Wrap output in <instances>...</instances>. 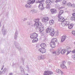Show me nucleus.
Segmentation results:
<instances>
[{
  "mask_svg": "<svg viewBox=\"0 0 75 75\" xmlns=\"http://www.w3.org/2000/svg\"><path fill=\"white\" fill-rule=\"evenodd\" d=\"M59 53H60V52L59 51L57 52L56 51H54L52 52V54L54 56H56V55H59Z\"/></svg>",
  "mask_w": 75,
  "mask_h": 75,
  "instance_id": "14",
  "label": "nucleus"
},
{
  "mask_svg": "<svg viewBox=\"0 0 75 75\" xmlns=\"http://www.w3.org/2000/svg\"><path fill=\"white\" fill-rule=\"evenodd\" d=\"M50 23L51 25H52L53 24H54V20H51L50 21Z\"/></svg>",
  "mask_w": 75,
  "mask_h": 75,
  "instance_id": "29",
  "label": "nucleus"
},
{
  "mask_svg": "<svg viewBox=\"0 0 75 75\" xmlns=\"http://www.w3.org/2000/svg\"><path fill=\"white\" fill-rule=\"evenodd\" d=\"M3 74V71H0V75H1V74Z\"/></svg>",
  "mask_w": 75,
  "mask_h": 75,
  "instance_id": "44",
  "label": "nucleus"
},
{
  "mask_svg": "<svg viewBox=\"0 0 75 75\" xmlns=\"http://www.w3.org/2000/svg\"><path fill=\"white\" fill-rule=\"evenodd\" d=\"M62 4L64 5H65V4H67V1L65 0H64L63 2H62Z\"/></svg>",
  "mask_w": 75,
  "mask_h": 75,
  "instance_id": "36",
  "label": "nucleus"
},
{
  "mask_svg": "<svg viewBox=\"0 0 75 75\" xmlns=\"http://www.w3.org/2000/svg\"><path fill=\"white\" fill-rule=\"evenodd\" d=\"M24 21H25V20H27V18H24Z\"/></svg>",
  "mask_w": 75,
  "mask_h": 75,
  "instance_id": "51",
  "label": "nucleus"
},
{
  "mask_svg": "<svg viewBox=\"0 0 75 75\" xmlns=\"http://www.w3.org/2000/svg\"><path fill=\"white\" fill-rule=\"evenodd\" d=\"M66 49L67 50V55H68L71 52V47H68L67 46L66 47Z\"/></svg>",
  "mask_w": 75,
  "mask_h": 75,
  "instance_id": "15",
  "label": "nucleus"
},
{
  "mask_svg": "<svg viewBox=\"0 0 75 75\" xmlns=\"http://www.w3.org/2000/svg\"><path fill=\"white\" fill-rule=\"evenodd\" d=\"M38 38H36L32 40V42H36L38 41Z\"/></svg>",
  "mask_w": 75,
  "mask_h": 75,
  "instance_id": "26",
  "label": "nucleus"
},
{
  "mask_svg": "<svg viewBox=\"0 0 75 75\" xmlns=\"http://www.w3.org/2000/svg\"><path fill=\"white\" fill-rule=\"evenodd\" d=\"M56 7H59V5L58 4H56L55 5Z\"/></svg>",
  "mask_w": 75,
  "mask_h": 75,
  "instance_id": "41",
  "label": "nucleus"
},
{
  "mask_svg": "<svg viewBox=\"0 0 75 75\" xmlns=\"http://www.w3.org/2000/svg\"><path fill=\"white\" fill-rule=\"evenodd\" d=\"M48 20H49V18L48 17H45L43 18L42 21L43 23H44V22L45 23L47 22V21H48Z\"/></svg>",
  "mask_w": 75,
  "mask_h": 75,
  "instance_id": "16",
  "label": "nucleus"
},
{
  "mask_svg": "<svg viewBox=\"0 0 75 75\" xmlns=\"http://www.w3.org/2000/svg\"><path fill=\"white\" fill-rule=\"evenodd\" d=\"M26 75H28V74H26Z\"/></svg>",
  "mask_w": 75,
  "mask_h": 75,
  "instance_id": "53",
  "label": "nucleus"
},
{
  "mask_svg": "<svg viewBox=\"0 0 75 75\" xmlns=\"http://www.w3.org/2000/svg\"><path fill=\"white\" fill-rule=\"evenodd\" d=\"M63 0H56L55 1L56 3H58V2H61Z\"/></svg>",
  "mask_w": 75,
  "mask_h": 75,
  "instance_id": "37",
  "label": "nucleus"
},
{
  "mask_svg": "<svg viewBox=\"0 0 75 75\" xmlns=\"http://www.w3.org/2000/svg\"><path fill=\"white\" fill-rule=\"evenodd\" d=\"M56 35H58V32H57Z\"/></svg>",
  "mask_w": 75,
  "mask_h": 75,
  "instance_id": "49",
  "label": "nucleus"
},
{
  "mask_svg": "<svg viewBox=\"0 0 75 75\" xmlns=\"http://www.w3.org/2000/svg\"><path fill=\"white\" fill-rule=\"evenodd\" d=\"M67 37V36L65 35H63L62 37H61V42H64L65 39H66V38Z\"/></svg>",
  "mask_w": 75,
  "mask_h": 75,
  "instance_id": "17",
  "label": "nucleus"
},
{
  "mask_svg": "<svg viewBox=\"0 0 75 75\" xmlns=\"http://www.w3.org/2000/svg\"><path fill=\"white\" fill-rule=\"evenodd\" d=\"M44 75H49L48 71H45L44 73Z\"/></svg>",
  "mask_w": 75,
  "mask_h": 75,
  "instance_id": "33",
  "label": "nucleus"
},
{
  "mask_svg": "<svg viewBox=\"0 0 75 75\" xmlns=\"http://www.w3.org/2000/svg\"><path fill=\"white\" fill-rule=\"evenodd\" d=\"M47 33H49L50 35L51 36H54L55 32H54V29H51V27H48L46 30Z\"/></svg>",
  "mask_w": 75,
  "mask_h": 75,
  "instance_id": "3",
  "label": "nucleus"
},
{
  "mask_svg": "<svg viewBox=\"0 0 75 75\" xmlns=\"http://www.w3.org/2000/svg\"><path fill=\"white\" fill-rule=\"evenodd\" d=\"M50 45L51 47H52V48H55V42H50Z\"/></svg>",
  "mask_w": 75,
  "mask_h": 75,
  "instance_id": "13",
  "label": "nucleus"
},
{
  "mask_svg": "<svg viewBox=\"0 0 75 75\" xmlns=\"http://www.w3.org/2000/svg\"><path fill=\"white\" fill-rule=\"evenodd\" d=\"M43 2H44V0H37L36 2L37 3H43Z\"/></svg>",
  "mask_w": 75,
  "mask_h": 75,
  "instance_id": "24",
  "label": "nucleus"
},
{
  "mask_svg": "<svg viewBox=\"0 0 75 75\" xmlns=\"http://www.w3.org/2000/svg\"><path fill=\"white\" fill-rule=\"evenodd\" d=\"M13 44L15 45L17 49H18V50H21V47H20V46H19L20 45L19 43L17 42L16 41H14Z\"/></svg>",
  "mask_w": 75,
  "mask_h": 75,
  "instance_id": "6",
  "label": "nucleus"
},
{
  "mask_svg": "<svg viewBox=\"0 0 75 75\" xmlns=\"http://www.w3.org/2000/svg\"><path fill=\"white\" fill-rule=\"evenodd\" d=\"M72 34L75 36V31L73 30L72 31Z\"/></svg>",
  "mask_w": 75,
  "mask_h": 75,
  "instance_id": "40",
  "label": "nucleus"
},
{
  "mask_svg": "<svg viewBox=\"0 0 75 75\" xmlns=\"http://www.w3.org/2000/svg\"><path fill=\"white\" fill-rule=\"evenodd\" d=\"M35 1V0H29L28 1V2H29L30 4H34Z\"/></svg>",
  "mask_w": 75,
  "mask_h": 75,
  "instance_id": "20",
  "label": "nucleus"
},
{
  "mask_svg": "<svg viewBox=\"0 0 75 75\" xmlns=\"http://www.w3.org/2000/svg\"><path fill=\"white\" fill-rule=\"evenodd\" d=\"M39 21H40V19H36L34 20V22H35L34 24L33 23V22L30 21L27 22V24L30 27H33V26H34L35 29L37 30L38 29V26L39 25H42V23L39 22Z\"/></svg>",
  "mask_w": 75,
  "mask_h": 75,
  "instance_id": "1",
  "label": "nucleus"
},
{
  "mask_svg": "<svg viewBox=\"0 0 75 75\" xmlns=\"http://www.w3.org/2000/svg\"><path fill=\"white\" fill-rule=\"evenodd\" d=\"M58 17L59 18V21L60 22H63L64 21V18L62 16H58Z\"/></svg>",
  "mask_w": 75,
  "mask_h": 75,
  "instance_id": "10",
  "label": "nucleus"
},
{
  "mask_svg": "<svg viewBox=\"0 0 75 75\" xmlns=\"http://www.w3.org/2000/svg\"><path fill=\"white\" fill-rule=\"evenodd\" d=\"M7 71V68H5L4 69L3 71V74H4L6 72V71Z\"/></svg>",
  "mask_w": 75,
  "mask_h": 75,
  "instance_id": "35",
  "label": "nucleus"
},
{
  "mask_svg": "<svg viewBox=\"0 0 75 75\" xmlns=\"http://www.w3.org/2000/svg\"><path fill=\"white\" fill-rule=\"evenodd\" d=\"M22 61H24V60L23 59H22Z\"/></svg>",
  "mask_w": 75,
  "mask_h": 75,
  "instance_id": "52",
  "label": "nucleus"
},
{
  "mask_svg": "<svg viewBox=\"0 0 75 75\" xmlns=\"http://www.w3.org/2000/svg\"><path fill=\"white\" fill-rule=\"evenodd\" d=\"M36 47L37 48H39V46L38 45H37L36 46Z\"/></svg>",
  "mask_w": 75,
  "mask_h": 75,
  "instance_id": "48",
  "label": "nucleus"
},
{
  "mask_svg": "<svg viewBox=\"0 0 75 75\" xmlns=\"http://www.w3.org/2000/svg\"><path fill=\"white\" fill-rule=\"evenodd\" d=\"M52 14H55L57 13V10L55 9H52L51 10Z\"/></svg>",
  "mask_w": 75,
  "mask_h": 75,
  "instance_id": "21",
  "label": "nucleus"
},
{
  "mask_svg": "<svg viewBox=\"0 0 75 75\" xmlns=\"http://www.w3.org/2000/svg\"><path fill=\"white\" fill-rule=\"evenodd\" d=\"M71 20L72 21L73 20H75V16H73L72 17H71Z\"/></svg>",
  "mask_w": 75,
  "mask_h": 75,
  "instance_id": "34",
  "label": "nucleus"
},
{
  "mask_svg": "<svg viewBox=\"0 0 75 75\" xmlns=\"http://www.w3.org/2000/svg\"><path fill=\"white\" fill-rule=\"evenodd\" d=\"M66 64L65 62H62L61 64V67L62 69H67V67L65 65Z\"/></svg>",
  "mask_w": 75,
  "mask_h": 75,
  "instance_id": "8",
  "label": "nucleus"
},
{
  "mask_svg": "<svg viewBox=\"0 0 75 75\" xmlns=\"http://www.w3.org/2000/svg\"><path fill=\"white\" fill-rule=\"evenodd\" d=\"M67 6L69 7H75V5L74 4H72L70 3H67Z\"/></svg>",
  "mask_w": 75,
  "mask_h": 75,
  "instance_id": "12",
  "label": "nucleus"
},
{
  "mask_svg": "<svg viewBox=\"0 0 75 75\" xmlns=\"http://www.w3.org/2000/svg\"><path fill=\"white\" fill-rule=\"evenodd\" d=\"M40 46L42 47V48H44L47 47V45L45 43H42L40 45Z\"/></svg>",
  "mask_w": 75,
  "mask_h": 75,
  "instance_id": "18",
  "label": "nucleus"
},
{
  "mask_svg": "<svg viewBox=\"0 0 75 75\" xmlns=\"http://www.w3.org/2000/svg\"><path fill=\"white\" fill-rule=\"evenodd\" d=\"M4 65H3L2 66V67L1 69V70H3V68H4Z\"/></svg>",
  "mask_w": 75,
  "mask_h": 75,
  "instance_id": "45",
  "label": "nucleus"
},
{
  "mask_svg": "<svg viewBox=\"0 0 75 75\" xmlns=\"http://www.w3.org/2000/svg\"><path fill=\"white\" fill-rule=\"evenodd\" d=\"M44 58H45V57L43 55L39 56L38 57V59H44Z\"/></svg>",
  "mask_w": 75,
  "mask_h": 75,
  "instance_id": "23",
  "label": "nucleus"
},
{
  "mask_svg": "<svg viewBox=\"0 0 75 75\" xmlns=\"http://www.w3.org/2000/svg\"><path fill=\"white\" fill-rule=\"evenodd\" d=\"M33 12V13H34V11H33V12Z\"/></svg>",
  "mask_w": 75,
  "mask_h": 75,
  "instance_id": "54",
  "label": "nucleus"
},
{
  "mask_svg": "<svg viewBox=\"0 0 75 75\" xmlns=\"http://www.w3.org/2000/svg\"><path fill=\"white\" fill-rule=\"evenodd\" d=\"M46 3L47 6L46 8L47 9H50V5L51 4V1L50 0H47L46 1Z\"/></svg>",
  "mask_w": 75,
  "mask_h": 75,
  "instance_id": "5",
  "label": "nucleus"
},
{
  "mask_svg": "<svg viewBox=\"0 0 75 75\" xmlns=\"http://www.w3.org/2000/svg\"><path fill=\"white\" fill-rule=\"evenodd\" d=\"M71 64V62H68V64L69 65H70V64Z\"/></svg>",
  "mask_w": 75,
  "mask_h": 75,
  "instance_id": "46",
  "label": "nucleus"
},
{
  "mask_svg": "<svg viewBox=\"0 0 75 75\" xmlns=\"http://www.w3.org/2000/svg\"><path fill=\"white\" fill-rule=\"evenodd\" d=\"M9 75H13V73H10Z\"/></svg>",
  "mask_w": 75,
  "mask_h": 75,
  "instance_id": "50",
  "label": "nucleus"
},
{
  "mask_svg": "<svg viewBox=\"0 0 75 75\" xmlns=\"http://www.w3.org/2000/svg\"><path fill=\"white\" fill-rule=\"evenodd\" d=\"M17 33L15 32L14 38L15 40H17Z\"/></svg>",
  "mask_w": 75,
  "mask_h": 75,
  "instance_id": "31",
  "label": "nucleus"
},
{
  "mask_svg": "<svg viewBox=\"0 0 75 75\" xmlns=\"http://www.w3.org/2000/svg\"><path fill=\"white\" fill-rule=\"evenodd\" d=\"M4 26H3V28H2V33L3 35H5L6 34V30L3 28Z\"/></svg>",
  "mask_w": 75,
  "mask_h": 75,
  "instance_id": "22",
  "label": "nucleus"
},
{
  "mask_svg": "<svg viewBox=\"0 0 75 75\" xmlns=\"http://www.w3.org/2000/svg\"><path fill=\"white\" fill-rule=\"evenodd\" d=\"M72 57L74 59H75V54L73 55L72 56Z\"/></svg>",
  "mask_w": 75,
  "mask_h": 75,
  "instance_id": "39",
  "label": "nucleus"
},
{
  "mask_svg": "<svg viewBox=\"0 0 75 75\" xmlns=\"http://www.w3.org/2000/svg\"><path fill=\"white\" fill-rule=\"evenodd\" d=\"M38 7L41 10H43L44 9V8L43 6V4L42 3H40V5H39Z\"/></svg>",
  "mask_w": 75,
  "mask_h": 75,
  "instance_id": "11",
  "label": "nucleus"
},
{
  "mask_svg": "<svg viewBox=\"0 0 75 75\" xmlns=\"http://www.w3.org/2000/svg\"><path fill=\"white\" fill-rule=\"evenodd\" d=\"M49 75H52V74H53V72L52 71H48Z\"/></svg>",
  "mask_w": 75,
  "mask_h": 75,
  "instance_id": "38",
  "label": "nucleus"
},
{
  "mask_svg": "<svg viewBox=\"0 0 75 75\" xmlns=\"http://www.w3.org/2000/svg\"><path fill=\"white\" fill-rule=\"evenodd\" d=\"M72 53L73 54H75V50L72 51Z\"/></svg>",
  "mask_w": 75,
  "mask_h": 75,
  "instance_id": "43",
  "label": "nucleus"
},
{
  "mask_svg": "<svg viewBox=\"0 0 75 75\" xmlns=\"http://www.w3.org/2000/svg\"><path fill=\"white\" fill-rule=\"evenodd\" d=\"M65 52H66V50L65 49L62 50H61V53L62 54H64L65 53Z\"/></svg>",
  "mask_w": 75,
  "mask_h": 75,
  "instance_id": "30",
  "label": "nucleus"
},
{
  "mask_svg": "<svg viewBox=\"0 0 75 75\" xmlns=\"http://www.w3.org/2000/svg\"><path fill=\"white\" fill-rule=\"evenodd\" d=\"M30 3L29 2H28V3L27 4H26L25 5V7H26L27 8V7H29L30 6H29L30 5Z\"/></svg>",
  "mask_w": 75,
  "mask_h": 75,
  "instance_id": "32",
  "label": "nucleus"
},
{
  "mask_svg": "<svg viewBox=\"0 0 75 75\" xmlns=\"http://www.w3.org/2000/svg\"><path fill=\"white\" fill-rule=\"evenodd\" d=\"M38 37V34L36 33H33L30 35V37L32 39H34Z\"/></svg>",
  "mask_w": 75,
  "mask_h": 75,
  "instance_id": "7",
  "label": "nucleus"
},
{
  "mask_svg": "<svg viewBox=\"0 0 75 75\" xmlns=\"http://www.w3.org/2000/svg\"><path fill=\"white\" fill-rule=\"evenodd\" d=\"M20 68L21 70V73H24V69L23 68V67L22 66H20Z\"/></svg>",
  "mask_w": 75,
  "mask_h": 75,
  "instance_id": "27",
  "label": "nucleus"
},
{
  "mask_svg": "<svg viewBox=\"0 0 75 75\" xmlns=\"http://www.w3.org/2000/svg\"><path fill=\"white\" fill-rule=\"evenodd\" d=\"M64 12V11L63 10H61L59 12V14H58V16H60L62 13Z\"/></svg>",
  "mask_w": 75,
  "mask_h": 75,
  "instance_id": "25",
  "label": "nucleus"
},
{
  "mask_svg": "<svg viewBox=\"0 0 75 75\" xmlns=\"http://www.w3.org/2000/svg\"><path fill=\"white\" fill-rule=\"evenodd\" d=\"M38 28H39V30L41 33V35H44V33L43 31L45 30L44 26H41V25H39Z\"/></svg>",
  "mask_w": 75,
  "mask_h": 75,
  "instance_id": "4",
  "label": "nucleus"
},
{
  "mask_svg": "<svg viewBox=\"0 0 75 75\" xmlns=\"http://www.w3.org/2000/svg\"><path fill=\"white\" fill-rule=\"evenodd\" d=\"M56 72L57 73H58V74H60V73H61V74L62 75L63 74V72H62V71H61V70L57 69L56 70Z\"/></svg>",
  "mask_w": 75,
  "mask_h": 75,
  "instance_id": "19",
  "label": "nucleus"
},
{
  "mask_svg": "<svg viewBox=\"0 0 75 75\" xmlns=\"http://www.w3.org/2000/svg\"><path fill=\"white\" fill-rule=\"evenodd\" d=\"M62 26L64 27L65 26H67L68 25V28L69 29H71L73 27V26L74 25L73 24H69V22L68 21H63L62 22Z\"/></svg>",
  "mask_w": 75,
  "mask_h": 75,
  "instance_id": "2",
  "label": "nucleus"
},
{
  "mask_svg": "<svg viewBox=\"0 0 75 75\" xmlns=\"http://www.w3.org/2000/svg\"><path fill=\"white\" fill-rule=\"evenodd\" d=\"M57 39L56 38H53L51 42H57Z\"/></svg>",
  "mask_w": 75,
  "mask_h": 75,
  "instance_id": "28",
  "label": "nucleus"
},
{
  "mask_svg": "<svg viewBox=\"0 0 75 75\" xmlns=\"http://www.w3.org/2000/svg\"><path fill=\"white\" fill-rule=\"evenodd\" d=\"M38 51L40 52L41 53H45L46 52V50L44 48H40L38 50Z\"/></svg>",
  "mask_w": 75,
  "mask_h": 75,
  "instance_id": "9",
  "label": "nucleus"
},
{
  "mask_svg": "<svg viewBox=\"0 0 75 75\" xmlns=\"http://www.w3.org/2000/svg\"><path fill=\"white\" fill-rule=\"evenodd\" d=\"M33 11H34V13H35L36 12H37V11L35 10V9H33L32 11V12H33Z\"/></svg>",
  "mask_w": 75,
  "mask_h": 75,
  "instance_id": "42",
  "label": "nucleus"
},
{
  "mask_svg": "<svg viewBox=\"0 0 75 75\" xmlns=\"http://www.w3.org/2000/svg\"><path fill=\"white\" fill-rule=\"evenodd\" d=\"M72 15H73V16H74L75 17V13H73L72 14Z\"/></svg>",
  "mask_w": 75,
  "mask_h": 75,
  "instance_id": "47",
  "label": "nucleus"
}]
</instances>
